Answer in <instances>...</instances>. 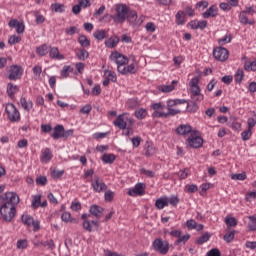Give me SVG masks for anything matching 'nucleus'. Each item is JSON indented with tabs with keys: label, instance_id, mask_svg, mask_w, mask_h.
<instances>
[{
	"label": "nucleus",
	"instance_id": "nucleus-5",
	"mask_svg": "<svg viewBox=\"0 0 256 256\" xmlns=\"http://www.w3.org/2000/svg\"><path fill=\"white\" fill-rule=\"evenodd\" d=\"M5 111L8 115L9 121H11L12 123H17L21 121V114L19 113L17 107H15V104H7Z\"/></svg>",
	"mask_w": 256,
	"mask_h": 256
},
{
	"label": "nucleus",
	"instance_id": "nucleus-6",
	"mask_svg": "<svg viewBox=\"0 0 256 256\" xmlns=\"http://www.w3.org/2000/svg\"><path fill=\"white\" fill-rule=\"evenodd\" d=\"M152 247L160 253V255H167L169 253V242L161 238L155 239L152 243Z\"/></svg>",
	"mask_w": 256,
	"mask_h": 256
},
{
	"label": "nucleus",
	"instance_id": "nucleus-56",
	"mask_svg": "<svg viewBox=\"0 0 256 256\" xmlns=\"http://www.w3.org/2000/svg\"><path fill=\"white\" fill-rule=\"evenodd\" d=\"M250 221L252 223L248 224V228L250 231H256V217L255 216H249Z\"/></svg>",
	"mask_w": 256,
	"mask_h": 256
},
{
	"label": "nucleus",
	"instance_id": "nucleus-58",
	"mask_svg": "<svg viewBox=\"0 0 256 256\" xmlns=\"http://www.w3.org/2000/svg\"><path fill=\"white\" fill-rule=\"evenodd\" d=\"M71 71H73V69H71V66H64L61 71V76L64 78H67V76L69 75V73H71Z\"/></svg>",
	"mask_w": 256,
	"mask_h": 256
},
{
	"label": "nucleus",
	"instance_id": "nucleus-7",
	"mask_svg": "<svg viewBox=\"0 0 256 256\" xmlns=\"http://www.w3.org/2000/svg\"><path fill=\"white\" fill-rule=\"evenodd\" d=\"M186 147L192 149H199L203 147V138L195 135V132H191L190 136L186 140Z\"/></svg>",
	"mask_w": 256,
	"mask_h": 256
},
{
	"label": "nucleus",
	"instance_id": "nucleus-9",
	"mask_svg": "<svg viewBox=\"0 0 256 256\" xmlns=\"http://www.w3.org/2000/svg\"><path fill=\"white\" fill-rule=\"evenodd\" d=\"M213 57L217 61H227L229 59V50L223 47H217L213 50Z\"/></svg>",
	"mask_w": 256,
	"mask_h": 256
},
{
	"label": "nucleus",
	"instance_id": "nucleus-25",
	"mask_svg": "<svg viewBox=\"0 0 256 256\" xmlns=\"http://www.w3.org/2000/svg\"><path fill=\"white\" fill-rule=\"evenodd\" d=\"M185 103H187V100L185 99L168 100L167 109H173V107H177V105H183Z\"/></svg>",
	"mask_w": 256,
	"mask_h": 256
},
{
	"label": "nucleus",
	"instance_id": "nucleus-3",
	"mask_svg": "<svg viewBox=\"0 0 256 256\" xmlns=\"http://www.w3.org/2000/svg\"><path fill=\"white\" fill-rule=\"evenodd\" d=\"M190 97L192 101H203L204 96L201 94V88L199 87V77H194L189 82Z\"/></svg>",
	"mask_w": 256,
	"mask_h": 256
},
{
	"label": "nucleus",
	"instance_id": "nucleus-47",
	"mask_svg": "<svg viewBox=\"0 0 256 256\" xmlns=\"http://www.w3.org/2000/svg\"><path fill=\"white\" fill-rule=\"evenodd\" d=\"M244 69L245 71H256V60L252 62H245Z\"/></svg>",
	"mask_w": 256,
	"mask_h": 256
},
{
	"label": "nucleus",
	"instance_id": "nucleus-27",
	"mask_svg": "<svg viewBox=\"0 0 256 256\" xmlns=\"http://www.w3.org/2000/svg\"><path fill=\"white\" fill-rule=\"evenodd\" d=\"M176 18V25H185V12L182 10H179L175 16Z\"/></svg>",
	"mask_w": 256,
	"mask_h": 256
},
{
	"label": "nucleus",
	"instance_id": "nucleus-54",
	"mask_svg": "<svg viewBox=\"0 0 256 256\" xmlns=\"http://www.w3.org/2000/svg\"><path fill=\"white\" fill-rule=\"evenodd\" d=\"M8 43H9V45H15L17 43H21V37L12 35V36H10Z\"/></svg>",
	"mask_w": 256,
	"mask_h": 256
},
{
	"label": "nucleus",
	"instance_id": "nucleus-21",
	"mask_svg": "<svg viewBox=\"0 0 256 256\" xmlns=\"http://www.w3.org/2000/svg\"><path fill=\"white\" fill-rule=\"evenodd\" d=\"M105 45L108 49H115L119 45V37L115 36L105 40Z\"/></svg>",
	"mask_w": 256,
	"mask_h": 256
},
{
	"label": "nucleus",
	"instance_id": "nucleus-10",
	"mask_svg": "<svg viewBox=\"0 0 256 256\" xmlns=\"http://www.w3.org/2000/svg\"><path fill=\"white\" fill-rule=\"evenodd\" d=\"M91 185L96 193L107 191V184H105V182H103V180H101L97 175L94 176Z\"/></svg>",
	"mask_w": 256,
	"mask_h": 256
},
{
	"label": "nucleus",
	"instance_id": "nucleus-13",
	"mask_svg": "<svg viewBox=\"0 0 256 256\" xmlns=\"http://www.w3.org/2000/svg\"><path fill=\"white\" fill-rule=\"evenodd\" d=\"M9 27L16 29V33L21 34L25 32V24L19 22L17 19H12L8 23Z\"/></svg>",
	"mask_w": 256,
	"mask_h": 256
},
{
	"label": "nucleus",
	"instance_id": "nucleus-64",
	"mask_svg": "<svg viewBox=\"0 0 256 256\" xmlns=\"http://www.w3.org/2000/svg\"><path fill=\"white\" fill-rule=\"evenodd\" d=\"M207 256H221V251L217 248L211 249L208 253Z\"/></svg>",
	"mask_w": 256,
	"mask_h": 256
},
{
	"label": "nucleus",
	"instance_id": "nucleus-11",
	"mask_svg": "<svg viewBox=\"0 0 256 256\" xmlns=\"http://www.w3.org/2000/svg\"><path fill=\"white\" fill-rule=\"evenodd\" d=\"M21 75H23V69L18 65H12L9 69L8 79L10 81H17V79H21Z\"/></svg>",
	"mask_w": 256,
	"mask_h": 256
},
{
	"label": "nucleus",
	"instance_id": "nucleus-42",
	"mask_svg": "<svg viewBox=\"0 0 256 256\" xmlns=\"http://www.w3.org/2000/svg\"><path fill=\"white\" fill-rule=\"evenodd\" d=\"M233 239H235V230L229 231L227 232L224 236H223V240L226 243H231V241H233Z\"/></svg>",
	"mask_w": 256,
	"mask_h": 256
},
{
	"label": "nucleus",
	"instance_id": "nucleus-49",
	"mask_svg": "<svg viewBox=\"0 0 256 256\" xmlns=\"http://www.w3.org/2000/svg\"><path fill=\"white\" fill-rule=\"evenodd\" d=\"M33 209H37V207H41V195H36L32 200Z\"/></svg>",
	"mask_w": 256,
	"mask_h": 256
},
{
	"label": "nucleus",
	"instance_id": "nucleus-30",
	"mask_svg": "<svg viewBox=\"0 0 256 256\" xmlns=\"http://www.w3.org/2000/svg\"><path fill=\"white\" fill-rule=\"evenodd\" d=\"M134 116L136 119H139L140 121L145 119L147 117V110L144 108H140L134 112Z\"/></svg>",
	"mask_w": 256,
	"mask_h": 256
},
{
	"label": "nucleus",
	"instance_id": "nucleus-22",
	"mask_svg": "<svg viewBox=\"0 0 256 256\" xmlns=\"http://www.w3.org/2000/svg\"><path fill=\"white\" fill-rule=\"evenodd\" d=\"M20 105L22 107V109H24V111H31V109H33V101L28 100L26 98H21L20 99Z\"/></svg>",
	"mask_w": 256,
	"mask_h": 256
},
{
	"label": "nucleus",
	"instance_id": "nucleus-31",
	"mask_svg": "<svg viewBox=\"0 0 256 256\" xmlns=\"http://www.w3.org/2000/svg\"><path fill=\"white\" fill-rule=\"evenodd\" d=\"M93 36L95 39H97V41H103V39L107 37V32L105 30H96L93 33Z\"/></svg>",
	"mask_w": 256,
	"mask_h": 256
},
{
	"label": "nucleus",
	"instance_id": "nucleus-35",
	"mask_svg": "<svg viewBox=\"0 0 256 256\" xmlns=\"http://www.w3.org/2000/svg\"><path fill=\"white\" fill-rule=\"evenodd\" d=\"M78 43L81 45V47H91V41H89L85 35H81L78 38Z\"/></svg>",
	"mask_w": 256,
	"mask_h": 256
},
{
	"label": "nucleus",
	"instance_id": "nucleus-46",
	"mask_svg": "<svg viewBox=\"0 0 256 256\" xmlns=\"http://www.w3.org/2000/svg\"><path fill=\"white\" fill-rule=\"evenodd\" d=\"M168 205H172V207H177L179 205V197L173 195L171 197H167Z\"/></svg>",
	"mask_w": 256,
	"mask_h": 256
},
{
	"label": "nucleus",
	"instance_id": "nucleus-63",
	"mask_svg": "<svg viewBox=\"0 0 256 256\" xmlns=\"http://www.w3.org/2000/svg\"><path fill=\"white\" fill-rule=\"evenodd\" d=\"M219 45H225L231 43V35H226L224 38L218 40Z\"/></svg>",
	"mask_w": 256,
	"mask_h": 256
},
{
	"label": "nucleus",
	"instance_id": "nucleus-61",
	"mask_svg": "<svg viewBox=\"0 0 256 256\" xmlns=\"http://www.w3.org/2000/svg\"><path fill=\"white\" fill-rule=\"evenodd\" d=\"M78 4L80 5V9H87V7H91V2L89 0H79Z\"/></svg>",
	"mask_w": 256,
	"mask_h": 256
},
{
	"label": "nucleus",
	"instance_id": "nucleus-55",
	"mask_svg": "<svg viewBox=\"0 0 256 256\" xmlns=\"http://www.w3.org/2000/svg\"><path fill=\"white\" fill-rule=\"evenodd\" d=\"M189 239H191V235L186 234V235L181 236V234H180L178 240L176 241V244L179 245V243H187V241H189Z\"/></svg>",
	"mask_w": 256,
	"mask_h": 256
},
{
	"label": "nucleus",
	"instance_id": "nucleus-45",
	"mask_svg": "<svg viewBox=\"0 0 256 256\" xmlns=\"http://www.w3.org/2000/svg\"><path fill=\"white\" fill-rule=\"evenodd\" d=\"M22 223H24V225H27L28 227H31V225H33V218L28 214H23Z\"/></svg>",
	"mask_w": 256,
	"mask_h": 256
},
{
	"label": "nucleus",
	"instance_id": "nucleus-29",
	"mask_svg": "<svg viewBox=\"0 0 256 256\" xmlns=\"http://www.w3.org/2000/svg\"><path fill=\"white\" fill-rule=\"evenodd\" d=\"M17 91H19V87L17 85H13V83H8L7 85V93L9 97H13Z\"/></svg>",
	"mask_w": 256,
	"mask_h": 256
},
{
	"label": "nucleus",
	"instance_id": "nucleus-16",
	"mask_svg": "<svg viewBox=\"0 0 256 256\" xmlns=\"http://www.w3.org/2000/svg\"><path fill=\"white\" fill-rule=\"evenodd\" d=\"M125 114H120L116 121L113 122V125L115 127H118V129H127V122H125Z\"/></svg>",
	"mask_w": 256,
	"mask_h": 256
},
{
	"label": "nucleus",
	"instance_id": "nucleus-33",
	"mask_svg": "<svg viewBox=\"0 0 256 256\" xmlns=\"http://www.w3.org/2000/svg\"><path fill=\"white\" fill-rule=\"evenodd\" d=\"M51 9L55 13H65V5L64 4H59V3L52 4Z\"/></svg>",
	"mask_w": 256,
	"mask_h": 256
},
{
	"label": "nucleus",
	"instance_id": "nucleus-52",
	"mask_svg": "<svg viewBox=\"0 0 256 256\" xmlns=\"http://www.w3.org/2000/svg\"><path fill=\"white\" fill-rule=\"evenodd\" d=\"M40 245H42V247H48L52 251L53 249H55V242L53 241V239L41 242Z\"/></svg>",
	"mask_w": 256,
	"mask_h": 256
},
{
	"label": "nucleus",
	"instance_id": "nucleus-1",
	"mask_svg": "<svg viewBox=\"0 0 256 256\" xmlns=\"http://www.w3.org/2000/svg\"><path fill=\"white\" fill-rule=\"evenodd\" d=\"M130 10L131 8L126 4H116L115 14L111 15V19H113L114 23L123 24L124 21H127V15H129Z\"/></svg>",
	"mask_w": 256,
	"mask_h": 256
},
{
	"label": "nucleus",
	"instance_id": "nucleus-18",
	"mask_svg": "<svg viewBox=\"0 0 256 256\" xmlns=\"http://www.w3.org/2000/svg\"><path fill=\"white\" fill-rule=\"evenodd\" d=\"M49 55L51 59H56L57 61H62V59H65V56L59 52V48L57 47L51 48Z\"/></svg>",
	"mask_w": 256,
	"mask_h": 256
},
{
	"label": "nucleus",
	"instance_id": "nucleus-12",
	"mask_svg": "<svg viewBox=\"0 0 256 256\" xmlns=\"http://www.w3.org/2000/svg\"><path fill=\"white\" fill-rule=\"evenodd\" d=\"M145 193V184L144 183H138L135 185V187L128 191V195L130 197H137L141 196Z\"/></svg>",
	"mask_w": 256,
	"mask_h": 256
},
{
	"label": "nucleus",
	"instance_id": "nucleus-48",
	"mask_svg": "<svg viewBox=\"0 0 256 256\" xmlns=\"http://www.w3.org/2000/svg\"><path fill=\"white\" fill-rule=\"evenodd\" d=\"M77 57L80 61H85L89 57V52L85 49H81L77 54Z\"/></svg>",
	"mask_w": 256,
	"mask_h": 256
},
{
	"label": "nucleus",
	"instance_id": "nucleus-32",
	"mask_svg": "<svg viewBox=\"0 0 256 256\" xmlns=\"http://www.w3.org/2000/svg\"><path fill=\"white\" fill-rule=\"evenodd\" d=\"M36 53H38L40 57H45V55L49 53V47L47 46V44H43L42 46L36 49Z\"/></svg>",
	"mask_w": 256,
	"mask_h": 256
},
{
	"label": "nucleus",
	"instance_id": "nucleus-34",
	"mask_svg": "<svg viewBox=\"0 0 256 256\" xmlns=\"http://www.w3.org/2000/svg\"><path fill=\"white\" fill-rule=\"evenodd\" d=\"M33 15L36 18V25H43L45 23V16L39 13V11L35 10Z\"/></svg>",
	"mask_w": 256,
	"mask_h": 256
},
{
	"label": "nucleus",
	"instance_id": "nucleus-28",
	"mask_svg": "<svg viewBox=\"0 0 256 256\" xmlns=\"http://www.w3.org/2000/svg\"><path fill=\"white\" fill-rule=\"evenodd\" d=\"M239 21L242 23V25H254L255 21L250 20L247 18V14L245 12L240 13L239 15Z\"/></svg>",
	"mask_w": 256,
	"mask_h": 256
},
{
	"label": "nucleus",
	"instance_id": "nucleus-2",
	"mask_svg": "<svg viewBox=\"0 0 256 256\" xmlns=\"http://www.w3.org/2000/svg\"><path fill=\"white\" fill-rule=\"evenodd\" d=\"M20 201L19 195L15 192H6L0 195V207H16Z\"/></svg>",
	"mask_w": 256,
	"mask_h": 256
},
{
	"label": "nucleus",
	"instance_id": "nucleus-43",
	"mask_svg": "<svg viewBox=\"0 0 256 256\" xmlns=\"http://www.w3.org/2000/svg\"><path fill=\"white\" fill-rule=\"evenodd\" d=\"M244 77H245V72L243 71V69H238L237 72L235 73L234 79L236 83H241Z\"/></svg>",
	"mask_w": 256,
	"mask_h": 256
},
{
	"label": "nucleus",
	"instance_id": "nucleus-60",
	"mask_svg": "<svg viewBox=\"0 0 256 256\" xmlns=\"http://www.w3.org/2000/svg\"><path fill=\"white\" fill-rule=\"evenodd\" d=\"M27 247H28L27 240H18L17 241V248L18 249H27Z\"/></svg>",
	"mask_w": 256,
	"mask_h": 256
},
{
	"label": "nucleus",
	"instance_id": "nucleus-39",
	"mask_svg": "<svg viewBox=\"0 0 256 256\" xmlns=\"http://www.w3.org/2000/svg\"><path fill=\"white\" fill-rule=\"evenodd\" d=\"M224 223H226L227 227H237V219L235 217L227 216Z\"/></svg>",
	"mask_w": 256,
	"mask_h": 256
},
{
	"label": "nucleus",
	"instance_id": "nucleus-51",
	"mask_svg": "<svg viewBox=\"0 0 256 256\" xmlns=\"http://www.w3.org/2000/svg\"><path fill=\"white\" fill-rule=\"evenodd\" d=\"M251 135H253L251 129L243 131L241 133L242 141H249L251 139Z\"/></svg>",
	"mask_w": 256,
	"mask_h": 256
},
{
	"label": "nucleus",
	"instance_id": "nucleus-4",
	"mask_svg": "<svg viewBox=\"0 0 256 256\" xmlns=\"http://www.w3.org/2000/svg\"><path fill=\"white\" fill-rule=\"evenodd\" d=\"M0 215L6 223H11V221H13L17 215V208L14 206L10 208L9 206H0Z\"/></svg>",
	"mask_w": 256,
	"mask_h": 256
},
{
	"label": "nucleus",
	"instance_id": "nucleus-59",
	"mask_svg": "<svg viewBox=\"0 0 256 256\" xmlns=\"http://www.w3.org/2000/svg\"><path fill=\"white\" fill-rule=\"evenodd\" d=\"M178 177L180 179H187L189 177V169L180 170L178 172Z\"/></svg>",
	"mask_w": 256,
	"mask_h": 256
},
{
	"label": "nucleus",
	"instance_id": "nucleus-53",
	"mask_svg": "<svg viewBox=\"0 0 256 256\" xmlns=\"http://www.w3.org/2000/svg\"><path fill=\"white\" fill-rule=\"evenodd\" d=\"M65 33H66V35L73 36V35L79 33V28H77L76 26H71L70 28L65 29Z\"/></svg>",
	"mask_w": 256,
	"mask_h": 256
},
{
	"label": "nucleus",
	"instance_id": "nucleus-14",
	"mask_svg": "<svg viewBox=\"0 0 256 256\" xmlns=\"http://www.w3.org/2000/svg\"><path fill=\"white\" fill-rule=\"evenodd\" d=\"M118 73H121V75H127L129 73L130 75H134V73H137V65L130 64L127 67H119Z\"/></svg>",
	"mask_w": 256,
	"mask_h": 256
},
{
	"label": "nucleus",
	"instance_id": "nucleus-24",
	"mask_svg": "<svg viewBox=\"0 0 256 256\" xmlns=\"http://www.w3.org/2000/svg\"><path fill=\"white\" fill-rule=\"evenodd\" d=\"M178 135H189L191 133V126L182 124L176 129Z\"/></svg>",
	"mask_w": 256,
	"mask_h": 256
},
{
	"label": "nucleus",
	"instance_id": "nucleus-50",
	"mask_svg": "<svg viewBox=\"0 0 256 256\" xmlns=\"http://www.w3.org/2000/svg\"><path fill=\"white\" fill-rule=\"evenodd\" d=\"M187 107L190 113H195L199 109V106H197V101L194 100L188 103Z\"/></svg>",
	"mask_w": 256,
	"mask_h": 256
},
{
	"label": "nucleus",
	"instance_id": "nucleus-38",
	"mask_svg": "<svg viewBox=\"0 0 256 256\" xmlns=\"http://www.w3.org/2000/svg\"><path fill=\"white\" fill-rule=\"evenodd\" d=\"M62 221H64V223H77L76 219L71 218V213L69 212H64L61 216Z\"/></svg>",
	"mask_w": 256,
	"mask_h": 256
},
{
	"label": "nucleus",
	"instance_id": "nucleus-37",
	"mask_svg": "<svg viewBox=\"0 0 256 256\" xmlns=\"http://www.w3.org/2000/svg\"><path fill=\"white\" fill-rule=\"evenodd\" d=\"M211 239V234L210 233H205L199 238H197L196 243L197 245H203V243H207V241Z\"/></svg>",
	"mask_w": 256,
	"mask_h": 256
},
{
	"label": "nucleus",
	"instance_id": "nucleus-40",
	"mask_svg": "<svg viewBox=\"0 0 256 256\" xmlns=\"http://www.w3.org/2000/svg\"><path fill=\"white\" fill-rule=\"evenodd\" d=\"M102 161L104 163H108L109 165H111L112 163L115 162V156H114V154H104L102 156Z\"/></svg>",
	"mask_w": 256,
	"mask_h": 256
},
{
	"label": "nucleus",
	"instance_id": "nucleus-36",
	"mask_svg": "<svg viewBox=\"0 0 256 256\" xmlns=\"http://www.w3.org/2000/svg\"><path fill=\"white\" fill-rule=\"evenodd\" d=\"M50 159H53V154L51 153V149L46 148L42 155V161H45V163H49Z\"/></svg>",
	"mask_w": 256,
	"mask_h": 256
},
{
	"label": "nucleus",
	"instance_id": "nucleus-20",
	"mask_svg": "<svg viewBox=\"0 0 256 256\" xmlns=\"http://www.w3.org/2000/svg\"><path fill=\"white\" fill-rule=\"evenodd\" d=\"M65 127L63 125H57L54 127V132L51 134L52 139L56 140L61 139L63 137V130Z\"/></svg>",
	"mask_w": 256,
	"mask_h": 256
},
{
	"label": "nucleus",
	"instance_id": "nucleus-15",
	"mask_svg": "<svg viewBox=\"0 0 256 256\" xmlns=\"http://www.w3.org/2000/svg\"><path fill=\"white\" fill-rule=\"evenodd\" d=\"M91 215L96 217V219H101L103 216V211H105L101 206L92 205L89 209Z\"/></svg>",
	"mask_w": 256,
	"mask_h": 256
},
{
	"label": "nucleus",
	"instance_id": "nucleus-8",
	"mask_svg": "<svg viewBox=\"0 0 256 256\" xmlns=\"http://www.w3.org/2000/svg\"><path fill=\"white\" fill-rule=\"evenodd\" d=\"M109 59H110V61H112L113 63H116V65H118L117 71H119L120 67H124V65H127V63H129V59L125 55H123L117 51L112 52Z\"/></svg>",
	"mask_w": 256,
	"mask_h": 256
},
{
	"label": "nucleus",
	"instance_id": "nucleus-26",
	"mask_svg": "<svg viewBox=\"0 0 256 256\" xmlns=\"http://www.w3.org/2000/svg\"><path fill=\"white\" fill-rule=\"evenodd\" d=\"M156 209H165V207H169V204L167 203V197H161L156 200L155 202Z\"/></svg>",
	"mask_w": 256,
	"mask_h": 256
},
{
	"label": "nucleus",
	"instance_id": "nucleus-41",
	"mask_svg": "<svg viewBox=\"0 0 256 256\" xmlns=\"http://www.w3.org/2000/svg\"><path fill=\"white\" fill-rule=\"evenodd\" d=\"M104 75H106V78L112 81V83H115L117 81V74H115V72H112L110 70H105Z\"/></svg>",
	"mask_w": 256,
	"mask_h": 256
},
{
	"label": "nucleus",
	"instance_id": "nucleus-57",
	"mask_svg": "<svg viewBox=\"0 0 256 256\" xmlns=\"http://www.w3.org/2000/svg\"><path fill=\"white\" fill-rule=\"evenodd\" d=\"M37 185H41L44 187V185H47V176H39L36 178Z\"/></svg>",
	"mask_w": 256,
	"mask_h": 256
},
{
	"label": "nucleus",
	"instance_id": "nucleus-44",
	"mask_svg": "<svg viewBox=\"0 0 256 256\" xmlns=\"http://www.w3.org/2000/svg\"><path fill=\"white\" fill-rule=\"evenodd\" d=\"M231 179L233 181H245L247 179V174H245V172L240 174H231Z\"/></svg>",
	"mask_w": 256,
	"mask_h": 256
},
{
	"label": "nucleus",
	"instance_id": "nucleus-62",
	"mask_svg": "<svg viewBox=\"0 0 256 256\" xmlns=\"http://www.w3.org/2000/svg\"><path fill=\"white\" fill-rule=\"evenodd\" d=\"M186 190H187L188 193H197L199 188L197 187V185L192 184V185H187Z\"/></svg>",
	"mask_w": 256,
	"mask_h": 256
},
{
	"label": "nucleus",
	"instance_id": "nucleus-19",
	"mask_svg": "<svg viewBox=\"0 0 256 256\" xmlns=\"http://www.w3.org/2000/svg\"><path fill=\"white\" fill-rule=\"evenodd\" d=\"M175 85H177V81L173 80L169 85L159 86L158 91H161L162 93H171V91L175 90Z\"/></svg>",
	"mask_w": 256,
	"mask_h": 256
},
{
	"label": "nucleus",
	"instance_id": "nucleus-23",
	"mask_svg": "<svg viewBox=\"0 0 256 256\" xmlns=\"http://www.w3.org/2000/svg\"><path fill=\"white\" fill-rule=\"evenodd\" d=\"M137 17V12L135 10H129L126 19L130 25L135 27V23H137Z\"/></svg>",
	"mask_w": 256,
	"mask_h": 256
},
{
	"label": "nucleus",
	"instance_id": "nucleus-17",
	"mask_svg": "<svg viewBox=\"0 0 256 256\" xmlns=\"http://www.w3.org/2000/svg\"><path fill=\"white\" fill-rule=\"evenodd\" d=\"M217 11H219L217 6L212 5V6L209 7V9L206 12H204L202 14V17L204 19H209V17H217Z\"/></svg>",
	"mask_w": 256,
	"mask_h": 256
}]
</instances>
